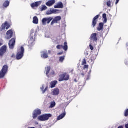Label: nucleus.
<instances>
[{
    "label": "nucleus",
    "mask_w": 128,
    "mask_h": 128,
    "mask_svg": "<svg viewBox=\"0 0 128 128\" xmlns=\"http://www.w3.org/2000/svg\"><path fill=\"white\" fill-rule=\"evenodd\" d=\"M24 48L22 46L20 50H18V52L16 54V58L18 60H22L24 58Z\"/></svg>",
    "instance_id": "1"
},
{
    "label": "nucleus",
    "mask_w": 128,
    "mask_h": 128,
    "mask_svg": "<svg viewBox=\"0 0 128 128\" xmlns=\"http://www.w3.org/2000/svg\"><path fill=\"white\" fill-rule=\"evenodd\" d=\"M52 114H44L39 116L38 117V120L40 122H46V120H48L50 118H52Z\"/></svg>",
    "instance_id": "2"
},
{
    "label": "nucleus",
    "mask_w": 128,
    "mask_h": 128,
    "mask_svg": "<svg viewBox=\"0 0 128 128\" xmlns=\"http://www.w3.org/2000/svg\"><path fill=\"white\" fill-rule=\"evenodd\" d=\"M36 34L34 33V30H31L30 40L28 41V44L30 46H32L34 44V42L36 40Z\"/></svg>",
    "instance_id": "3"
},
{
    "label": "nucleus",
    "mask_w": 128,
    "mask_h": 128,
    "mask_svg": "<svg viewBox=\"0 0 128 128\" xmlns=\"http://www.w3.org/2000/svg\"><path fill=\"white\" fill-rule=\"evenodd\" d=\"M8 66L6 65H5L3 66L2 70L0 72V78H4L8 72Z\"/></svg>",
    "instance_id": "4"
},
{
    "label": "nucleus",
    "mask_w": 128,
    "mask_h": 128,
    "mask_svg": "<svg viewBox=\"0 0 128 128\" xmlns=\"http://www.w3.org/2000/svg\"><path fill=\"white\" fill-rule=\"evenodd\" d=\"M70 80V74L64 73L60 76L59 82H64Z\"/></svg>",
    "instance_id": "5"
},
{
    "label": "nucleus",
    "mask_w": 128,
    "mask_h": 128,
    "mask_svg": "<svg viewBox=\"0 0 128 128\" xmlns=\"http://www.w3.org/2000/svg\"><path fill=\"white\" fill-rule=\"evenodd\" d=\"M54 20V18L52 17L44 18L42 20V26H46V24H50L52 20Z\"/></svg>",
    "instance_id": "6"
},
{
    "label": "nucleus",
    "mask_w": 128,
    "mask_h": 128,
    "mask_svg": "<svg viewBox=\"0 0 128 128\" xmlns=\"http://www.w3.org/2000/svg\"><path fill=\"white\" fill-rule=\"evenodd\" d=\"M42 114V110L40 109H36L33 112L32 118L34 120H36L38 116H40Z\"/></svg>",
    "instance_id": "7"
},
{
    "label": "nucleus",
    "mask_w": 128,
    "mask_h": 128,
    "mask_svg": "<svg viewBox=\"0 0 128 128\" xmlns=\"http://www.w3.org/2000/svg\"><path fill=\"white\" fill-rule=\"evenodd\" d=\"M56 48L58 50H62V48H63L65 52H66L68 48V42H65L64 43V46H63L62 45H58L56 46Z\"/></svg>",
    "instance_id": "8"
},
{
    "label": "nucleus",
    "mask_w": 128,
    "mask_h": 128,
    "mask_svg": "<svg viewBox=\"0 0 128 128\" xmlns=\"http://www.w3.org/2000/svg\"><path fill=\"white\" fill-rule=\"evenodd\" d=\"M10 28V25L8 24V22H6L4 24H3L0 28V32H4L5 28L6 30H8Z\"/></svg>",
    "instance_id": "9"
},
{
    "label": "nucleus",
    "mask_w": 128,
    "mask_h": 128,
    "mask_svg": "<svg viewBox=\"0 0 128 128\" xmlns=\"http://www.w3.org/2000/svg\"><path fill=\"white\" fill-rule=\"evenodd\" d=\"M9 48L10 50H14V46H16V38H12L8 44Z\"/></svg>",
    "instance_id": "10"
},
{
    "label": "nucleus",
    "mask_w": 128,
    "mask_h": 128,
    "mask_svg": "<svg viewBox=\"0 0 128 128\" xmlns=\"http://www.w3.org/2000/svg\"><path fill=\"white\" fill-rule=\"evenodd\" d=\"M62 20V17L60 16H56L50 25L54 26V24H58V22Z\"/></svg>",
    "instance_id": "11"
},
{
    "label": "nucleus",
    "mask_w": 128,
    "mask_h": 128,
    "mask_svg": "<svg viewBox=\"0 0 128 128\" xmlns=\"http://www.w3.org/2000/svg\"><path fill=\"white\" fill-rule=\"evenodd\" d=\"M8 48L6 46H3L0 48V56H4V54L6 52Z\"/></svg>",
    "instance_id": "12"
},
{
    "label": "nucleus",
    "mask_w": 128,
    "mask_h": 128,
    "mask_svg": "<svg viewBox=\"0 0 128 128\" xmlns=\"http://www.w3.org/2000/svg\"><path fill=\"white\" fill-rule=\"evenodd\" d=\"M13 36H14V32H12V30H9L6 32V40H10V38H12Z\"/></svg>",
    "instance_id": "13"
},
{
    "label": "nucleus",
    "mask_w": 128,
    "mask_h": 128,
    "mask_svg": "<svg viewBox=\"0 0 128 128\" xmlns=\"http://www.w3.org/2000/svg\"><path fill=\"white\" fill-rule=\"evenodd\" d=\"M51 94L54 96H58V94H60V89L56 88L52 90Z\"/></svg>",
    "instance_id": "14"
},
{
    "label": "nucleus",
    "mask_w": 128,
    "mask_h": 128,
    "mask_svg": "<svg viewBox=\"0 0 128 128\" xmlns=\"http://www.w3.org/2000/svg\"><path fill=\"white\" fill-rule=\"evenodd\" d=\"M54 4H56V0H51L46 2V4L47 6L50 8V6H52Z\"/></svg>",
    "instance_id": "15"
},
{
    "label": "nucleus",
    "mask_w": 128,
    "mask_h": 128,
    "mask_svg": "<svg viewBox=\"0 0 128 128\" xmlns=\"http://www.w3.org/2000/svg\"><path fill=\"white\" fill-rule=\"evenodd\" d=\"M54 8H64V4L62 2H59L54 6Z\"/></svg>",
    "instance_id": "16"
},
{
    "label": "nucleus",
    "mask_w": 128,
    "mask_h": 128,
    "mask_svg": "<svg viewBox=\"0 0 128 128\" xmlns=\"http://www.w3.org/2000/svg\"><path fill=\"white\" fill-rule=\"evenodd\" d=\"M40 4H42V2H38L32 4L31 6L32 8H38V6H40Z\"/></svg>",
    "instance_id": "17"
},
{
    "label": "nucleus",
    "mask_w": 128,
    "mask_h": 128,
    "mask_svg": "<svg viewBox=\"0 0 128 128\" xmlns=\"http://www.w3.org/2000/svg\"><path fill=\"white\" fill-rule=\"evenodd\" d=\"M100 18V15H97L94 18L92 21V26L93 28H94V26H96V22H98V20Z\"/></svg>",
    "instance_id": "18"
},
{
    "label": "nucleus",
    "mask_w": 128,
    "mask_h": 128,
    "mask_svg": "<svg viewBox=\"0 0 128 128\" xmlns=\"http://www.w3.org/2000/svg\"><path fill=\"white\" fill-rule=\"evenodd\" d=\"M96 34H93L90 37V40H94V42H96L98 40V37H96Z\"/></svg>",
    "instance_id": "19"
},
{
    "label": "nucleus",
    "mask_w": 128,
    "mask_h": 128,
    "mask_svg": "<svg viewBox=\"0 0 128 128\" xmlns=\"http://www.w3.org/2000/svg\"><path fill=\"white\" fill-rule=\"evenodd\" d=\"M48 90V86H46V88L44 89V85L42 86L40 88L41 92H42V94H46V92Z\"/></svg>",
    "instance_id": "20"
},
{
    "label": "nucleus",
    "mask_w": 128,
    "mask_h": 128,
    "mask_svg": "<svg viewBox=\"0 0 128 128\" xmlns=\"http://www.w3.org/2000/svg\"><path fill=\"white\" fill-rule=\"evenodd\" d=\"M42 58H48V54L46 52V51L42 52Z\"/></svg>",
    "instance_id": "21"
},
{
    "label": "nucleus",
    "mask_w": 128,
    "mask_h": 128,
    "mask_svg": "<svg viewBox=\"0 0 128 128\" xmlns=\"http://www.w3.org/2000/svg\"><path fill=\"white\" fill-rule=\"evenodd\" d=\"M57 84H58V81L56 80H54L51 82V83L50 84V88H56V86Z\"/></svg>",
    "instance_id": "22"
},
{
    "label": "nucleus",
    "mask_w": 128,
    "mask_h": 128,
    "mask_svg": "<svg viewBox=\"0 0 128 128\" xmlns=\"http://www.w3.org/2000/svg\"><path fill=\"white\" fill-rule=\"evenodd\" d=\"M66 112L61 114L60 116H58L57 120H62V118H64L66 116Z\"/></svg>",
    "instance_id": "23"
},
{
    "label": "nucleus",
    "mask_w": 128,
    "mask_h": 128,
    "mask_svg": "<svg viewBox=\"0 0 128 128\" xmlns=\"http://www.w3.org/2000/svg\"><path fill=\"white\" fill-rule=\"evenodd\" d=\"M104 24L103 23H100L99 24V26L98 28V30L99 31V32H100V30H104Z\"/></svg>",
    "instance_id": "24"
},
{
    "label": "nucleus",
    "mask_w": 128,
    "mask_h": 128,
    "mask_svg": "<svg viewBox=\"0 0 128 128\" xmlns=\"http://www.w3.org/2000/svg\"><path fill=\"white\" fill-rule=\"evenodd\" d=\"M52 12L53 14H60V11L58 10L52 9Z\"/></svg>",
    "instance_id": "25"
},
{
    "label": "nucleus",
    "mask_w": 128,
    "mask_h": 128,
    "mask_svg": "<svg viewBox=\"0 0 128 128\" xmlns=\"http://www.w3.org/2000/svg\"><path fill=\"white\" fill-rule=\"evenodd\" d=\"M33 24H38V17L34 16L33 18Z\"/></svg>",
    "instance_id": "26"
},
{
    "label": "nucleus",
    "mask_w": 128,
    "mask_h": 128,
    "mask_svg": "<svg viewBox=\"0 0 128 128\" xmlns=\"http://www.w3.org/2000/svg\"><path fill=\"white\" fill-rule=\"evenodd\" d=\"M50 66H48L46 68L45 72L46 74V76L48 77V74H50Z\"/></svg>",
    "instance_id": "27"
},
{
    "label": "nucleus",
    "mask_w": 128,
    "mask_h": 128,
    "mask_svg": "<svg viewBox=\"0 0 128 128\" xmlns=\"http://www.w3.org/2000/svg\"><path fill=\"white\" fill-rule=\"evenodd\" d=\"M102 18H103V19L104 20V24H106V22H108V18H106V14H103Z\"/></svg>",
    "instance_id": "28"
},
{
    "label": "nucleus",
    "mask_w": 128,
    "mask_h": 128,
    "mask_svg": "<svg viewBox=\"0 0 128 128\" xmlns=\"http://www.w3.org/2000/svg\"><path fill=\"white\" fill-rule=\"evenodd\" d=\"M46 14L47 16H50V14H52V8H50L46 12Z\"/></svg>",
    "instance_id": "29"
},
{
    "label": "nucleus",
    "mask_w": 128,
    "mask_h": 128,
    "mask_svg": "<svg viewBox=\"0 0 128 128\" xmlns=\"http://www.w3.org/2000/svg\"><path fill=\"white\" fill-rule=\"evenodd\" d=\"M56 102H51L50 108H54V106H56Z\"/></svg>",
    "instance_id": "30"
},
{
    "label": "nucleus",
    "mask_w": 128,
    "mask_h": 128,
    "mask_svg": "<svg viewBox=\"0 0 128 128\" xmlns=\"http://www.w3.org/2000/svg\"><path fill=\"white\" fill-rule=\"evenodd\" d=\"M10 6V2L8 1H6L4 2V8H8Z\"/></svg>",
    "instance_id": "31"
},
{
    "label": "nucleus",
    "mask_w": 128,
    "mask_h": 128,
    "mask_svg": "<svg viewBox=\"0 0 128 128\" xmlns=\"http://www.w3.org/2000/svg\"><path fill=\"white\" fill-rule=\"evenodd\" d=\"M48 10V7L46 6V5L42 6V8H41V11L44 12V10Z\"/></svg>",
    "instance_id": "32"
},
{
    "label": "nucleus",
    "mask_w": 128,
    "mask_h": 128,
    "mask_svg": "<svg viewBox=\"0 0 128 128\" xmlns=\"http://www.w3.org/2000/svg\"><path fill=\"white\" fill-rule=\"evenodd\" d=\"M65 58L66 57L64 56L60 57V62H63Z\"/></svg>",
    "instance_id": "33"
},
{
    "label": "nucleus",
    "mask_w": 128,
    "mask_h": 128,
    "mask_svg": "<svg viewBox=\"0 0 128 128\" xmlns=\"http://www.w3.org/2000/svg\"><path fill=\"white\" fill-rule=\"evenodd\" d=\"M50 34H48V33H46L45 34V38H50Z\"/></svg>",
    "instance_id": "34"
},
{
    "label": "nucleus",
    "mask_w": 128,
    "mask_h": 128,
    "mask_svg": "<svg viewBox=\"0 0 128 128\" xmlns=\"http://www.w3.org/2000/svg\"><path fill=\"white\" fill-rule=\"evenodd\" d=\"M106 4L108 8H110V6H112V2L110 1H108L106 2Z\"/></svg>",
    "instance_id": "35"
},
{
    "label": "nucleus",
    "mask_w": 128,
    "mask_h": 128,
    "mask_svg": "<svg viewBox=\"0 0 128 128\" xmlns=\"http://www.w3.org/2000/svg\"><path fill=\"white\" fill-rule=\"evenodd\" d=\"M82 64L84 66V64H86V59H84L82 61Z\"/></svg>",
    "instance_id": "36"
},
{
    "label": "nucleus",
    "mask_w": 128,
    "mask_h": 128,
    "mask_svg": "<svg viewBox=\"0 0 128 128\" xmlns=\"http://www.w3.org/2000/svg\"><path fill=\"white\" fill-rule=\"evenodd\" d=\"M50 74L52 76H54V75L56 74L54 71H52L50 73Z\"/></svg>",
    "instance_id": "37"
},
{
    "label": "nucleus",
    "mask_w": 128,
    "mask_h": 128,
    "mask_svg": "<svg viewBox=\"0 0 128 128\" xmlns=\"http://www.w3.org/2000/svg\"><path fill=\"white\" fill-rule=\"evenodd\" d=\"M124 116H128V109L126 110Z\"/></svg>",
    "instance_id": "38"
},
{
    "label": "nucleus",
    "mask_w": 128,
    "mask_h": 128,
    "mask_svg": "<svg viewBox=\"0 0 128 128\" xmlns=\"http://www.w3.org/2000/svg\"><path fill=\"white\" fill-rule=\"evenodd\" d=\"M86 68H88V65H84V70H86Z\"/></svg>",
    "instance_id": "39"
},
{
    "label": "nucleus",
    "mask_w": 128,
    "mask_h": 128,
    "mask_svg": "<svg viewBox=\"0 0 128 128\" xmlns=\"http://www.w3.org/2000/svg\"><path fill=\"white\" fill-rule=\"evenodd\" d=\"M90 47L91 50H94V46H92V44H90Z\"/></svg>",
    "instance_id": "40"
},
{
    "label": "nucleus",
    "mask_w": 128,
    "mask_h": 128,
    "mask_svg": "<svg viewBox=\"0 0 128 128\" xmlns=\"http://www.w3.org/2000/svg\"><path fill=\"white\" fill-rule=\"evenodd\" d=\"M118 2H120V0H116V4H118Z\"/></svg>",
    "instance_id": "41"
},
{
    "label": "nucleus",
    "mask_w": 128,
    "mask_h": 128,
    "mask_svg": "<svg viewBox=\"0 0 128 128\" xmlns=\"http://www.w3.org/2000/svg\"><path fill=\"white\" fill-rule=\"evenodd\" d=\"M64 54V52H61L58 54V56H62V54Z\"/></svg>",
    "instance_id": "42"
},
{
    "label": "nucleus",
    "mask_w": 128,
    "mask_h": 128,
    "mask_svg": "<svg viewBox=\"0 0 128 128\" xmlns=\"http://www.w3.org/2000/svg\"><path fill=\"white\" fill-rule=\"evenodd\" d=\"M125 128H128V124H126L125 125Z\"/></svg>",
    "instance_id": "43"
},
{
    "label": "nucleus",
    "mask_w": 128,
    "mask_h": 128,
    "mask_svg": "<svg viewBox=\"0 0 128 128\" xmlns=\"http://www.w3.org/2000/svg\"><path fill=\"white\" fill-rule=\"evenodd\" d=\"M14 54H12V58H14Z\"/></svg>",
    "instance_id": "44"
},
{
    "label": "nucleus",
    "mask_w": 128,
    "mask_h": 128,
    "mask_svg": "<svg viewBox=\"0 0 128 128\" xmlns=\"http://www.w3.org/2000/svg\"><path fill=\"white\" fill-rule=\"evenodd\" d=\"M126 48H128V42L126 44Z\"/></svg>",
    "instance_id": "45"
},
{
    "label": "nucleus",
    "mask_w": 128,
    "mask_h": 128,
    "mask_svg": "<svg viewBox=\"0 0 128 128\" xmlns=\"http://www.w3.org/2000/svg\"><path fill=\"white\" fill-rule=\"evenodd\" d=\"M74 82H78V81L76 80V79L74 80Z\"/></svg>",
    "instance_id": "46"
},
{
    "label": "nucleus",
    "mask_w": 128,
    "mask_h": 128,
    "mask_svg": "<svg viewBox=\"0 0 128 128\" xmlns=\"http://www.w3.org/2000/svg\"><path fill=\"white\" fill-rule=\"evenodd\" d=\"M36 124H38V122H36Z\"/></svg>",
    "instance_id": "47"
},
{
    "label": "nucleus",
    "mask_w": 128,
    "mask_h": 128,
    "mask_svg": "<svg viewBox=\"0 0 128 128\" xmlns=\"http://www.w3.org/2000/svg\"><path fill=\"white\" fill-rule=\"evenodd\" d=\"M82 74V76H84V74Z\"/></svg>",
    "instance_id": "48"
},
{
    "label": "nucleus",
    "mask_w": 128,
    "mask_h": 128,
    "mask_svg": "<svg viewBox=\"0 0 128 128\" xmlns=\"http://www.w3.org/2000/svg\"><path fill=\"white\" fill-rule=\"evenodd\" d=\"M48 98H50V96H48Z\"/></svg>",
    "instance_id": "49"
}]
</instances>
